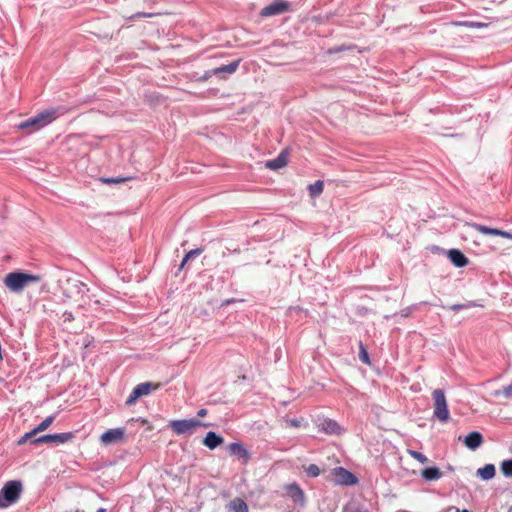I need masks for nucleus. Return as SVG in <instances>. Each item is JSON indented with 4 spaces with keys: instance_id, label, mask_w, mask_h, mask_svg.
<instances>
[{
    "instance_id": "obj_20",
    "label": "nucleus",
    "mask_w": 512,
    "mask_h": 512,
    "mask_svg": "<svg viewBox=\"0 0 512 512\" xmlns=\"http://www.w3.org/2000/svg\"><path fill=\"white\" fill-rule=\"evenodd\" d=\"M323 430L328 434H340L341 433V427L336 421L333 420H326L322 424Z\"/></svg>"
},
{
    "instance_id": "obj_36",
    "label": "nucleus",
    "mask_w": 512,
    "mask_h": 512,
    "mask_svg": "<svg viewBox=\"0 0 512 512\" xmlns=\"http://www.w3.org/2000/svg\"><path fill=\"white\" fill-rule=\"evenodd\" d=\"M64 293H65V295H66V297H67V298H69V299L74 298L73 291H69V289L65 288V289H64Z\"/></svg>"
},
{
    "instance_id": "obj_3",
    "label": "nucleus",
    "mask_w": 512,
    "mask_h": 512,
    "mask_svg": "<svg viewBox=\"0 0 512 512\" xmlns=\"http://www.w3.org/2000/svg\"><path fill=\"white\" fill-rule=\"evenodd\" d=\"M210 424L197 419L172 420L169 427L177 435L191 434L197 427H209Z\"/></svg>"
},
{
    "instance_id": "obj_31",
    "label": "nucleus",
    "mask_w": 512,
    "mask_h": 512,
    "mask_svg": "<svg viewBox=\"0 0 512 512\" xmlns=\"http://www.w3.org/2000/svg\"><path fill=\"white\" fill-rule=\"evenodd\" d=\"M35 435H36V434H35V433H33V430H32V431H30V432H28V433H25V434H24V435H23V436H22V437L17 441V444L21 446V445L26 444L29 440H31V442H32V441H33V439H35V438H34V436H35Z\"/></svg>"
},
{
    "instance_id": "obj_12",
    "label": "nucleus",
    "mask_w": 512,
    "mask_h": 512,
    "mask_svg": "<svg viewBox=\"0 0 512 512\" xmlns=\"http://www.w3.org/2000/svg\"><path fill=\"white\" fill-rule=\"evenodd\" d=\"M448 258L449 260L456 266V267H464L468 264L467 257L457 249H451L448 251Z\"/></svg>"
},
{
    "instance_id": "obj_38",
    "label": "nucleus",
    "mask_w": 512,
    "mask_h": 512,
    "mask_svg": "<svg viewBox=\"0 0 512 512\" xmlns=\"http://www.w3.org/2000/svg\"><path fill=\"white\" fill-rule=\"evenodd\" d=\"M63 316L65 317V321L68 320V321H71L73 320V315L71 313H68V312H65L63 314Z\"/></svg>"
},
{
    "instance_id": "obj_2",
    "label": "nucleus",
    "mask_w": 512,
    "mask_h": 512,
    "mask_svg": "<svg viewBox=\"0 0 512 512\" xmlns=\"http://www.w3.org/2000/svg\"><path fill=\"white\" fill-rule=\"evenodd\" d=\"M40 278L36 275L21 272L8 273L4 278V284L12 291L19 292L28 284L38 282Z\"/></svg>"
},
{
    "instance_id": "obj_14",
    "label": "nucleus",
    "mask_w": 512,
    "mask_h": 512,
    "mask_svg": "<svg viewBox=\"0 0 512 512\" xmlns=\"http://www.w3.org/2000/svg\"><path fill=\"white\" fill-rule=\"evenodd\" d=\"M228 449L232 454L237 455L240 458H243L245 463H247L249 461L250 454L241 443H238V442L231 443V444H229Z\"/></svg>"
},
{
    "instance_id": "obj_42",
    "label": "nucleus",
    "mask_w": 512,
    "mask_h": 512,
    "mask_svg": "<svg viewBox=\"0 0 512 512\" xmlns=\"http://www.w3.org/2000/svg\"><path fill=\"white\" fill-rule=\"evenodd\" d=\"M459 307H460V306H456V305H455V306H453L452 308H453L454 310H456V309H458Z\"/></svg>"
},
{
    "instance_id": "obj_5",
    "label": "nucleus",
    "mask_w": 512,
    "mask_h": 512,
    "mask_svg": "<svg viewBox=\"0 0 512 512\" xmlns=\"http://www.w3.org/2000/svg\"><path fill=\"white\" fill-rule=\"evenodd\" d=\"M159 387V383L144 382L138 384L127 398L126 404H134L138 398L149 395L152 391L157 390Z\"/></svg>"
},
{
    "instance_id": "obj_7",
    "label": "nucleus",
    "mask_w": 512,
    "mask_h": 512,
    "mask_svg": "<svg viewBox=\"0 0 512 512\" xmlns=\"http://www.w3.org/2000/svg\"><path fill=\"white\" fill-rule=\"evenodd\" d=\"M334 481L340 485H355L358 482L357 477L343 467H336L332 470Z\"/></svg>"
},
{
    "instance_id": "obj_27",
    "label": "nucleus",
    "mask_w": 512,
    "mask_h": 512,
    "mask_svg": "<svg viewBox=\"0 0 512 512\" xmlns=\"http://www.w3.org/2000/svg\"><path fill=\"white\" fill-rule=\"evenodd\" d=\"M71 286L77 294H81V298H83L84 294L89 291L88 287L82 282L72 283Z\"/></svg>"
},
{
    "instance_id": "obj_23",
    "label": "nucleus",
    "mask_w": 512,
    "mask_h": 512,
    "mask_svg": "<svg viewBox=\"0 0 512 512\" xmlns=\"http://www.w3.org/2000/svg\"><path fill=\"white\" fill-rule=\"evenodd\" d=\"M495 466L493 464H486L482 467V479L489 480L495 476Z\"/></svg>"
},
{
    "instance_id": "obj_8",
    "label": "nucleus",
    "mask_w": 512,
    "mask_h": 512,
    "mask_svg": "<svg viewBox=\"0 0 512 512\" xmlns=\"http://www.w3.org/2000/svg\"><path fill=\"white\" fill-rule=\"evenodd\" d=\"M125 440H126V435H125L124 428L109 429V430L105 431L100 437V441L104 445L121 443V442H124Z\"/></svg>"
},
{
    "instance_id": "obj_11",
    "label": "nucleus",
    "mask_w": 512,
    "mask_h": 512,
    "mask_svg": "<svg viewBox=\"0 0 512 512\" xmlns=\"http://www.w3.org/2000/svg\"><path fill=\"white\" fill-rule=\"evenodd\" d=\"M288 156H289L288 150L285 149V150L281 151L276 158H274L272 160H268L265 163V166H266V168L271 169V170H278V169L284 168L288 164Z\"/></svg>"
},
{
    "instance_id": "obj_4",
    "label": "nucleus",
    "mask_w": 512,
    "mask_h": 512,
    "mask_svg": "<svg viewBox=\"0 0 512 512\" xmlns=\"http://www.w3.org/2000/svg\"><path fill=\"white\" fill-rule=\"evenodd\" d=\"M432 396L434 400V416L441 422H447L449 419V409L444 391L442 389H435Z\"/></svg>"
},
{
    "instance_id": "obj_34",
    "label": "nucleus",
    "mask_w": 512,
    "mask_h": 512,
    "mask_svg": "<svg viewBox=\"0 0 512 512\" xmlns=\"http://www.w3.org/2000/svg\"><path fill=\"white\" fill-rule=\"evenodd\" d=\"M287 425L290 427L298 428L301 426V420L294 418L286 421Z\"/></svg>"
},
{
    "instance_id": "obj_15",
    "label": "nucleus",
    "mask_w": 512,
    "mask_h": 512,
    "mask_svg": "<svg viewBox=\"0 0 512 512\" xmlns=\"http://www.w3.org/2000/svg\"><path fill=\"white\" fill-rule=\"evenodd\" d=\"M229 512H249L247 503L242 498H234L227 504Z\"/></svg>"
},
{
    "instance_id": "obj_25",
    "label": "nucleus",
    "mask_w": 512,
    "mask_h": 512,
    "mask_svg": "<svg viewBox=\"0 0 512 512\" xmlns=\"http://www.w3.org/2000/svg\"><path fill=\"white\" fill-rule=\"evenodd\" d=\"M500 469H501V472L506 477H512V459L511 460H504L501 463Z\"/></svg>"
},
{
    "instance_id": "obj_41",
    "label": "nucleus",
    "mask_w": 512,
    "mask_h": 512,
    "mask_svg": "<svg viewBox=\"0 0 512 512\" xmlns=\"http://www.w3.org/2000/svg\"><path fill=\"white\" fill-rule=\"evenodd\" d=\"M80 301H81V303H80V305H81V306L86 305V302H85V301H83L82 299H81Z\"/></svg>"
},
{
    "instance_id": "obj_39",
    "label": "nucleus",
    "mask_w": 512,
    "mask_h": 512,
    "mask_svg": "<svg viewBox=\"0 0 512 512\" xmlns=\"http://www.w3.org/2000/svg\"><path fill=\"white\" fill-rule=\"evenodd\" d=\"M512 392V386H509L505 389V393L506 395H510V393Z\"/></svg>"
},
{
    "instance_id": "obj_32",
    "label": "nucleus",
    "mask_w": 512,
    "mask_h": 512,
    "mask_svg": "<svg viewBox=\"0 0 512 512\" xmlns=\"http://www.w3.org/2000/svg\"><path fill=\"white\" fill-rule=\"evenodd\" d=\"M35 435H36V434H35V433H33V430H32V431H30V432H28V433H25V434H24V435H23V436H22V437L17 441V444L21 446V445L26 444L29 440H31V442H32V441H33V439H35V438H34V436H35Z\"/></svg>"
},
{
    "instance_id": "obj_1",
    "label": "nucleus",
    "mask_w": 512,
    "mask_h": 512,
    "mask_svg": "<svg viewBox=\"0 0 512 512\" xmlns=\"http://www.w3.org/2000/svg\"><path fill=\"white\" fill-rule=\"evenodd\" d=\"M58 116V109H47L26 119L25 121L20 122L17 125V128L19 130L27 131L28 133H33L53 122Z\"/></svg>"
},
{
    "instance_id": "obj_21",
    "label": "nucleus",
    "mask_w": 512,
    "mask_h": 512,
    "mask_svg": "<svg viewBox=\"0 0 512 512\" xmlns=\"http://www.w3.org/2000/svg\"><path fill=\"white\" fill-rule=\"evenodd\" d=\"M482 234L487 235V236H501L504 238L512 239V233L494 229V228H488L483 225H482Z\"/></svg>"
},
{
    "instance_id": "obj_19",
    "label": "nucleus",
    "mask_w": 512,
    "mask_h": 512,
    "mask_svg": "<svg viewBox=\"0 0 512 512\" xmlns=\"http://www.w3.org/2000/svg\"><path fill=\"white\" fill-rule=\"evenodd\" d=\"M464 444L469 449H476L480 446V432L474 431L470 433L464 440Z\"/></svg>"
},
{
    "instance_id": "obj_13",
    "label": "nucleus",
    "mask_w": 512,
    "mask_h": 512,
    "mask_svg": "<svg viewBox=\"0 0 512 512\" xmlns=\"http://www.w3.org/2000/svg\"><path fill=\"white\" fill-rule=\"evenodd\" d=\"M224 442L223 437L216 434L215 432H208L203 439L202 443L204 446L208 447L209 449L213 450L219 445H221Z\"/></svg>"
},
{
    "instance_id": "obj_40",
    "label": "nucleus",
    "mask_w": 512,
    "mask_h": 512,
    "mask_svg": "<svg viewBox=\"0 0 512 512\" xmlns=\"http://www.w3.org/2000/svg\"><path fill=\"white\" fill-rule=\"evenodd\" d=\"M96 512H106L104 508H99Z\"/></svg>"
},
{
    "instance_id": "obj_37",
    "label": "nucleus",
    "mask_w": 512,
    "mask_h": 512,
    "mask_svg": "<svg viewBox=\"0 0 512 512\" xmlns=\"http://www.w3.org/2000/svg\"><path fill=\"white\" fill-rule=\"evenodd\" d=\"M207 413H208L207 409L202 408V409H200V410L197 412V415H198L199 417H204V416H206V415H207Z\"/></svg>"
},
{
    "instance_id": "obj_6",
    "label": "nucleus",
    "mask_w": 512,
    "mask_h": 512,
    "mask_svg": "<svg viewBox=\"0 0 512 512\" xmlns=\"http://www.w3.org/2000/svg\"><path fill=\"white\" fill-rule=\"evenodd\" d=\"M290 10L289 2L285 0H276L269 5L262 8L259 12V15L263 18L281 15Z\"/></svg>"
},
{
    "instance_id": "obj_18",
    "label": "nucleus",
    "mask_w": 512,
    "mask_h": 512,
    "mask_svg": "<svg viewBox=\"0 0 512 512\" xmlns=\"http://www.w3.org/2000/svg\"><path fill=\"white\" fill-rule=\"evenodd\" d=\"M421 475L426 481H433L438 480L442 476V472L437 467H428L422 470Z\"/></svg>"
},
{
    "instance_id": "obj_22",
    "label": "nucleus",
    "mask_w": 512,
    "mask_h": 512,
    "mask_svg": "<svg viewBox=\"0 0 512 512\" xmlns=\"http://www.w3.org/2000/svg\"><path fill=\"white\" fill-rule=\"evenodd\" d=\"M54 418L55 416L54 415H51V416H48L46 419H44L38 426H36L34 429H33V433H35L36 435L40 432H43L45 431L46 429L49 428V426L53 423L54 421Z\"/></svg>"
},
{
    "instance_id": "obj_29",
    "label": "nucleus",
    "mask_w": 512,
    "mask_h": 512,
    "mask_svg": "<svg viewBox=\"0 0 512 512\" xmlns=\"http://www.w3.org/2000/svg\"><path fill=\"white\" fill-rule=\"evenodd\" d=\"M307 188L309 192H322L324 189V182L322 180H317L315 183L309 184Z\"/></svg>"
},
{
    "instance_id": "obj_17",
    "label": "nucleus",
    "mask_w": 512,
    "mask_h": 512,
    "mask_svg": "<svg viewBox=\"0 0 512 512\" xmlns=\"http://www.w3.org/2000/svg\"><path fill=\"white\" fill-rule=\"evenodd\" d=\"M287 491L295 501H298L300 503H303L305 501V494L298 484L293 483L288 485Z\"/></svg>"
},
{
    "instance_id": "obj_10",
    "label": "nucleus",
    "mask_w": 512,
    "mask_h": 512,
    "mask_svg": "<svg viewBox=\"0 0 512 512\" xmlns=\"http://www.w3.org/2000/svg\"><path fill=\"white\" fill-rule=\"evenodd\" d=\"M21 493V484L16 481L8 482L1 490V495L10 504L15 502Z\"/></svg>"
},
{
    "instance_id": "obj_24",
    "label": "nucleus",
    "mask_w": 512,
    "mask_h": 512,
    "mask_svg": "<svg viewBox=\"0 0 512 512\" xmlns=\"http://www.w3.org/2000/svg\"><path fill=\"white\" fill-rule=\"evenodd\" d=\"M202 252H203V249H201V248L193 249V250H190L189 252H187L186 255L184 256L179 268L183 269L184 266L186 265V263L190 259H192L193 257H195L197 255H200Z\"/></svg>"
},
{
    "instance_id": "obj_26",
    "label": "nucleus",
    "mask_w": 512,
    "mask_h": 512,
    "mask_svg": "<svg viewBox=\"0 0 512 512\" xmlns=\"http://www.w3.org/2000/svg\"><path fill=\"white\" fill-rule=\"evenodd\" d=\"M407 453H408L412 458H414L415 460L419 461V462H420V463H422V464H425V463H427V462H428V458H427L424 454H422V453H420V452H418V451L408 449V450H407Z\"/></svg>"
},
{
    "instance_id": "obj_28",
    "label": "nucleus",
    "mask_w": 512,
    "mask_h": 512,
    "mask_svg": "<svg viewBox=\"0 0 512 512\" xmlns=\"http://www.w3.org/2000/svg\"><path fill=\"white\" fill-rule=\"evenodd\" d=\"M304 470L307 473V475L310 477H317L320 474V469L315 464H310L308 466H305Z\"/></svg>"
},
{
    "instance_id": "obj_33",
    "label": "nucleus",
    "mask_w": 512,
    "mask_h": 512,
    "mask_svg": "<svg viewBox=\"0 0 512 512\" xmlns=\"http://www.w3.org/2000/svg\"><path fill=\"white\" fill-rule=\"evenodd\" d=\"M132 178H119V177H116V178H101L100 180L104 183H115V184H118V183H123V182H126V181H129L131 180Z\"/></svg>"
},
{
    "instance_id": "obj_9",
    "label": "nucleus",
    "mask_w": 512,
    "mask_h": 512,
    "mask_svg": "<svg viewBox=\"0 0 512 512\" xmlns=\"http://www.w3.org/2000/svg\"><path fill=\"white\" fill-rule=\"evenodd\" d=\"M74 438V433L66 432L60 434H48L33 439L32 443H65Z\"/></svg>"
},
{
    "instance_id": "obj_30",
    "label": "nucleus",
    "mask_w": 512,
    "mask_h": 512,
    "mask_svg": "<svg viewBox=\"0 0 512 512\" xmlns=\"http://www.w3.org/2000/svg\"><path fill=\"white\" fill-rule=\"evenodd\" d=\"M359 348V359L365 364H370L368 352L362 343H360Z\"/></svg>"
},
{
    "instance_id": "obj_35",
    "label": "nucleus",
    "mask_w": 512,
    "mask_h": 512,
    "mask_svg": "<svg viewBox=\"0 0 512 512\" xmlns=\"http://www.w3.org/2000/svg\"><path fill=\"white\" fill-rule=\"evenodd\" d=\"M154 14L152 13H144V12H139V13H136L134 15H132L130 17V19H137V18H144V17H152Z\"/></svg>"
},
{
    "instance_id": "obj_16",
    "label": "nucleus",
    "mask_w": 512,
    "mask_h": 512,
    "mask_svg": "<svg viewBox=\"0 0 512 512\" xmlns=\"http://www.w3.org/2000/svg\"><path fill=\"white\" fill-rule=\"evenodd\" d=\"M240 64V60H235L228 65H223L212 70V74L220 75L222 73L233 74L236 72Z\"/></svg>"
}]
</instances>
